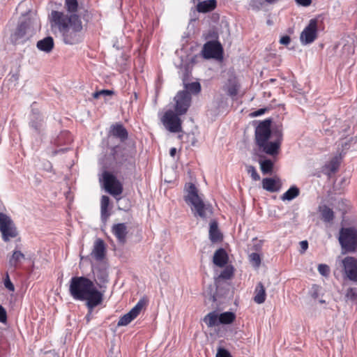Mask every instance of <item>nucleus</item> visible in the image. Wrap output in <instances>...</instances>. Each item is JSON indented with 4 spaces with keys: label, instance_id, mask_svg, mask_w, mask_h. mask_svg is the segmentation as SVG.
<instances>
[{
    "label": "nucleus",
    "instance_id": "1",
    "mask_svg": "<svg viewBox=\"0 0 357 357\" xmlns=\"http://www.w3.org/2000/svg\"><path fill=\"white\" fill-rule=\"evenodd\" d=\"M50 25L52 32H59L63 41L67 45H75L82 40V23L76 14L68 15L63 12L52 10Z\"/></svg>",
    "mask_w": 357,
    "mask_h": 357
},
{
    "label": "nucleus",
    "instance_id": "2",
    "mask_svg": "<svg viewBox=\"0 0 357 357\" xmlns=\"http://www.w3.org/2000/svg\"><path fill=\"white\" fill-rule=\"evenodd\" d=\"M69 293L75 300L86 301L90 311L103 301V293L97 289L93 281L85 277H73L70 281Z\"/></svg>",
    "mask_w": 357,
    "mask_h": 357
},
{
    "label": "nucleus",
    "instance_id": "3",
    "mask_svg": "<svg viewBox=\"0 0 357 357\" xmlns=\"http://www.w3.org/2000/svg\"><path fill=\"white\" fill-rule=\"evenodd\" d=\"M185 202L190 206L192 213L195 217H199L203 220L209 218L213 215V207L209 203L204 202L198 195L196 186L190 183L185 197Z\"/></svg>",
    "mask_w": 357,
    "mask_h": 357
},
{
    "label": "nucleus",
    "instance_id": "4",
    "mask_svg": "<svg viewBox=\"0 0 357 357\" xmlns=\"http://www.w3.org/2000/svg\"><path fill=\"white\" fill-rule=\"evenodd\" d=\"M32 22L30 19H24L19 22L16 28L11 32L10 40L12 44H24L33 35Z\"/></svg>",
    "mask_w": 357,
    "mask_h": 357
},
{
    "label": "nucleus",
    "instance_id": "5",
    "mask_svg": "<svg viewBox=\"0 0 357 357\" xmlns=\"http://www.w3.org/2000/svg\"><path fill=\"white\" fill-rule=\"evenodd\" d=\"M338 240L342 253L354 252L357 249V230L353 227L342 228Z\"/></svg>",
    "mask_w": 357,
    "mask_h": 357
},
{
    "label": "nucleus",
    "instance_id": "6",
    "mask_svg": "<svg viewBox=\"0 0 357 357\" xmlns=\"http://www.w3.org/2000/svg\"><path fill=\"white\" fill-rule=\"evenodd\" d=\"M0 231L2 239L9 241L10 238H15L18 233L17 228L10 216L0 212Z\"/></svg>",
    "mask_w": 357,
    "mask_h": 357
},
{
    "label": "nucleus",
    "instance_id": "7",
    "mask_svg": "<svg viewBox=\"0 0 357 357\" xmlns=\"http://www.w3.org/2000/svg\"><path fill=\"white\" fill-rule=\"evenodd\" d=\"M103 185L105 190L115 197L117 200L120 198H117L123 192V185L116 178L115 176L108 172H104L102 174Z\"/></svg>",
    "mask_w": 357,
    "mask_h": 357
},
{
    "label": "nucleus",
    "instance_id": "8",
    "mask_svg": "<svg viewBox=\"0 0 357 357\" xmlns=\"http://www.w3.org/2000/svg\"><path fill=\"white\" fill-rule=\"evenodd\" d=\"M113 157L119 165H134L135 151L126 147L117 146L113 149Z\"/></svg>",
    "mask_w": 357,
    "mask_h": 357
},
{
    "label": "nucleus",
    "instance_id": "9",
    "mask_svg": "<svg viewBox=\"0 0 357 357\" xmlns=\"http://www.w3.org/2000/svg\"><path fill=\"white\" fill-rule=\"evenodd\" d=\"M178 115L177 112L175 113L172 110H168L161 119L164 126L171 132L181 131V120Z\"/></svg>",
    "mask_w": 357,
    "mask_h": 357
},
{
    "label": "nucleus",
    "instance_id": "10",
    "mask_svg": "<svg viewBox=\"0 0 357 357\" xmlns=\"http://www.w3.org/2000/svg\"><path fill=\"white\" fill-rule=\"evenodd\" d=\"M271 121L266 119L261 122L255 129V140L258 146H264V142L271 137L273 132L271 130Z\"/></svg>",
    "mask_w": 357,
    "mask_h": 357
},
{
    "label": "nucleus",
    "instance_id": "11",
    "mask_svg": "<svg viewBox=\"0 0 357 357\" xmlns=\"http://www.w3.org/2000/svg\"><path fill=\"white\" fill-rule=\"evenodd\" d=\"M223 54V48L220 42L217 40L208 41L204 45L202 55L205 59H221Z\"/></svg>",
    "mask_w": 357,
    "mask_h": 357
},
{
    "label": "nucleus",
    "instance_id": "12",
    "mask_svg": "<svg viewBox=\"0 0 357 357\" xmlns=\"http://www.w3.org/2000/svg\"><path fill=\"white\" fill-rule=\"evenodd\" d=\"M176 102L175 111L182 115L187 112L191 103V96L189 91H179L174 98Z\"/></svg>",
    "mask_w": 357,
    "mask_h": 357
},
{
    "label": "nucleus",
    "instance_id": "13",
    "mask_svg": "<svg viewBox=\"0 0 357 357\" xmlns=\"http://www.w3.org/2000/svg\"><path fill=\"white\" fill-rule=\"evenodd\" d=\"M317 20L312 19L307 26L303 29L300 36V40L303 45L310 44L317 37Z\"/></svg>",
    "mask_w": 357,
    "mask_h": 357
},
{
    "label": "nucleus",
    "instance_id": "14",
    "mask_svg": "<svg viewBox=\"0 0 357 357\" xmlns=\"http://www.w3.org/2000/svg\"><path fill=\"white\" fill-rule=\"evenodd\" d=\"M147 301L141 298L137 303L128 313L122 316L118 321V326H127L140 313L142 308L146 305Z\"/></svg>",
    "mask_w": 357,
    "mask_h": 357
},
{
    "label": "nucleus",
    "instance_id": "15",
    "mask_svg": "<svg viewBox=\"0 0 357 357\" xmlns=\"http://www.w3.org/2000/svg\"><path fill=\"white\" fill-rule=\"evenodd\" d=\"M272 137H275L273 141L270 142L266 141L264 146H259L264 153L273 155L278 153V150L282 139V133L280 130L273 132Z\"/></svg>",
    "mask_w": 357,
    "mask_h": 357
},
{
    "label": "nucleus",
    "instance_id": "16",
    "mask_svg": "<svg viewBox=\"0 0 357 357\" xmlns=\"http://www.w3.org/2000/svg\"><path fill=\"white\" fill-rule=\"evenodd\" d=\"M342 264L347 277L351 281L357 282V259L352 257H347Z\"/></svg>",
    "mask_w": 357,
    "mask_h": 357
},
{
    "label": "nucleus",
    "instance_id": "17",
    "mask_svg": "<svg viewBox=\"0 0 357 357\" xmlns=\"http://www.w3.org/2000/svg\"><path fill=\"white\" fill-rule=\"evenodd\" d=\"M112 231L119 243L122 244L125 243L128 234L127 226L125 223L114 225Z\"/></svg>",
    "mask_w": 357,
    "mask_h": 357
},
{
    "label": "nucleus",
    "instance_id": "18",
    "mask_svg": "<svg viewBox=\"0 0 357 357\" xmlns=\"http://www.w3.org/2000/svg\"><path fill=\"white\" fill-rule=\"evenodd\" d=\"M109 133L111 135L119 138L123 142L128 138V132L126 129L120 123H116L110 127Z\"/></svg>",
    "mask_w": 357,
    "mask_h": 357
},
{
    "label": "nucleus",
    "instance_id": "19",
    "mask_svg": "<svg viewBox=\"0 0 357 357\" xmlns=\"http://www.w3.org/2000/svg\"><path fill=\"white\" fill-rule=\"evenodd\" d=\"M228 261V256L223 248L217 250L213 255V262L219 267L225 266Z\"/></svg>",
    "mask_w": 357,
    "mask_h": 357
},
{
    "label": "nucleus",
    "instance_id": "20",
    "mask_svg": "<svg viewBox=\"0 0 357 357\" xmlns=\"http://www.w3.org/2000/svg\"><path fill=\"white\" fill-rule=\"evenodd\" d=\"M105 247L102 240L98 239L94 244L91 255L96 260L100 261L105 257Z\"/></svg>",
    "mask_w": 357,
    "mask_h": 357
},
{
    "label": "nucleus",
    "instance_id": "21",
    "mask_svg": "<svg viewBox=\"0 0 357 357\" xmlns=\"http://www.w3.org/2000/svg\"><path fill=\"white\" fill-rule=\"evenodd\" d=\"M54 43L52 37L47 36L37 42L36 47L40 51L49 53L54 48Z\"/></svg>",
    "mask_w": 357,
    "mask_h": 357
},
{
    "label": "nucleus",
    "instance_id": "22",
    "mask_svg": "<svg viewBox=\"0 0 357 357\" xmlns=\"http://www.w3.org/2000/svg\"><path fill=\"white\" fill-rule=\"evenodd\" d=\"M266 297V289L263 284L259 282L255 287L253 300L257 304H262L265 302Z\"/></svg>",
    "mask_w": 357,
    "mask_h": 357
},
{
    "label": "nucleus",
    "instance_id": "23",
    "mask_svg": "<svg viewBox=\"0 0 357 357\" xmlns=\"http://www.w3.org/2000/svg\"><path fill=\"white\" fill-rule=\"evenodd\" d=\"M109 204V198L106 195H102L100 201V216L102 222H106L110 213L107 208Z\"/></svg>",
    "mask_w": 357,
    "mask_h": 357
},
{
    "label": "nucleus",
    "instance_id": "24",
    "mask_svg": "<svg viewBox=\"0 0 357 357\" xmlns=\"http://www.w3.org/2000/svg\"><path fill=\"white\" fill-rule=\"evenodd\" d=\"M222 236L218 229L216 221H212L209 227V238L213 243L218 242L222 240Z\"/></svg>",
    "mask_w": 357,
    "mask_h": 357
},
{
    "label": "nucleus",
    "instance_id": "25",
    "mask_svg": "<svg viewBox=\"0 0 357 357\" xmlns=\"http://www.w3.org/2000/svg\"><path fill=\"white\" fill-rule=\"evenodd\" d=\"M30 125L36 131L40 132L43 126V116L39 112L33 111Z\"/></svg>",
    "mask_w": 357,
    "mask_h": 357
},
{
    "label": "nucleus",
    "instance_id": "26",
    "mask_svg": "<svg viewBox=\"0 0 357 357\" xmlns=\"http://www.w3.org/2000/svg\"><path fill=\"white\" fill-rule=\"evenodd\" d=\"M25 259L24 255L20 250H14L13 255L9 258V266L11 268H16L19 266L22 260Z\"/></svg>",
    "mask_w": 357,
    "mask_h": 357
},
{
    "label": "nucleus",
    "instance_id": "27",
    "mask_svg": "<svg viewBox=\"0 0 357 357\" xmlns=\"http://www.w3.org/2000/svg\"><path fill=\"white\" fill-rule=\"evenodd\" d=\"M215 0H206L198 3L197 10L199 13H207L213 10L215 8Z\"/></svg>",
    "mask_w": 357,
    "mask_h": 357
},
{
    "label": "nucleus",
    "instance_id": "28",
    "mask_svg": "<svg viewBox=\"0 0 357 357\" xmlns=\"http://www.w3.org/2000/svg\"><path fill=\"white\" fill-rule=\"evenodd\" d=\"M94 278L100 283H105L108 281V273L105 267H98L93 271Z\"/></svg>",
    "mask_w": 357,
    "mask_h": 357
},
{
    "label": "nucleus",
    "instance_id": "29",
    "mask_svg": "<svg viewBox=\"0 0 357 357\" xmlns=\"http://www.w3.org/2000/svg\"><path fill=\"white\" fill-rule=\"evenodd\" d=\"M239 89V84L235 79H230L228 84L226 85L225 90L230 96H235L237 95Z\"/></svg>",
    "mask_w": 357,
    "mask_h": 357
},
{
    "label": "nucleus",
    "instance_id": "30",
    "mask_svg": "<svg viewBox=\"0 0 357 357\" xmlns=\"http://www.w3.org/2000/svg\"><path fill=\"white\" fill-rule=\"evenodd\" d=\"M319 211L321 215V218L324 222H329L333 220L334 213L333 210L327 206H320Z\"/></svg>",
    "mask_w": 357,
    "mask_h": 357
},
{
    "label": "nucleus",
    "instance_id": "31",
    "mask_svg": "<svg viewBox=\"0 0 357 357\" xmlns=\"http://www.w3.org/2000/svg\"><path fill=\"white\" fill-rule=\"evenodd\" d=\"M204 321L208 327H213L219 323V316L216 312H212L205 316Z\"/></svg>",
    "mask_w": 357,
    "mask_h": 357
},
{
    "label": "nucleus",
    "instance_id": "32",
    "mask_svg": "<svg viewBox=\"0 0 357 357\" xmlns=\"http://www.w3.org/2000/svg\"><path fill=\"white\" fill-rule=\"evenodd\" d=\"M263 188L268 192H276L278 188L276 185L275 181L272 178H266L262 180Z\"/></svg>",
    "mask_w": 357,
    "mask_h": 357
},
{
    "label": "nucleus",
    "instance_id": "33",
    "mask_svg": "<svg viewBox=\"0 0 357 357\" xmlns=\"http://www.w3.org/2000/svg\"><path fill=\"white\" fill-rule=\"evenodd\" d=\"M299 195V189L296 186L291 187L287 192H285L281 197V199L284 200L291 201L298 197Z\"/></svg>",
    "mask_w": 357,
    "mask_h": 357
},
{
    "label": "nucleus",
    "instance_id": "34",
    "mask_svg": "<svg viewBox=\"0 0 357 357\" xmlns=\"http://www.w3.org/2000/svg\"><path fill=\"white\" fill-rule=\"evenodd\" d=\"M236 318V315L234 312H226L219 315V323L223 324H231Z\"/></svg>",
    "mask_w": 357,
    "mask_h": 357
},
{
    "label": "nucleus",
    "instance_id": "35",
    "mask_svg": "<svg viewBox=\"0 0 357 357\" xmlns=\"http://www.w3.org/2000/svg\"><path fill=\"white\" fill-rule=\"evenodd\" d=\"M340 159L338 157L333 158L328 165H326V168L328 170V174L335 173L339 168Z\"/></svg>",
    "mask_w": 357,
    "mask_h": 357
},
{
    "label": "nucleus",
    "instance_id": "36",
    "mask_svg": "<svg viewBox=\"0 0 357 357\" xmlns=\"http://www.w3.org/2000/svg\"><path fill=\"white\" fill-rule=\"evenodd\" d=\"M260 168L264 174H271L273 168V162L271 160L260 161Z\"/></svg>",
    "mask_w": 357,
    "mask_h": 357
},
{
    "label": "nucleus",
    "instance_id": "37",
    "mask_svg": "<svg viewBox=\"0 0 357 357\" xmlns=\"http://www.w3.org/2000/svg\"><path fill=\"white\" fill-rule=\"evenodd\" d=\"M65 8L69 13L68 15L75 14L78 8V2L77 0H66Z\"/></svg>",
    "mask_w": 357,
    "mask_h": 357
},
{
    "label": "nucleus",
    "instance_id": "38",
    "mask_svg": "<svg viewBox=\"0 0 357 357\" xmlns=\"http://www.w3.org/2000/svg\"><path fill=\"white\" fill-rule=\"evenodd\" d=\"M185 91H190L192 93H199L201 91V85L199 82H195L185 84Z\"/></svg>",
    "mask_w": 357,
    "mask_h": 357
},
{
    "label": "nucleus",
    "instance_id": "39",
    "mask_svg": "<svg viewBox=\"0 0 357 357\" xmlns=\"http://www.w3.org/2000/svg\"><path fill=\"white\" fill-rule=\"evenodd\" d=\"M246 170H247V172L251 176L252 178L254 181H257L260 179V176L254 166L246 165Z\"/></svg>",
    "mask_w": 357,
    "mask_h": 357
},
{
    "label": "nucleus",
    "instance_id": "40",
    "mask_svg": "<svg viewBox=\"0 0 357 357\" xmlns=\"http://www.w3.org/2000/svg\"><path fill=\"white\" fill-rule=\"evenodd\" d=\"M249 259L254 266L258 268L261 264V257L257 252L251 253L249 255Z\"/></svg>",
    "mask_w": 357,
    "mask_h": 357
},
{
    "label": "nucleus",
    "instance_id": "41",
    "mask_svg": "<svg viewBox=\"0 0 357 357\" xmlns=\"http://www.w3.org/2000/svg\"><path fill=\"white\" fill-rule=\"evenodd\" d=\"M113 94H114L113 91L103 89V90H100V91L93 93V98L97 99L100 96L106 97L108 96H112Z\"/></svg>",
    "mask_w": 357,
    "mask_h": 357
},
{
    "label": "nucleus",
    "instance_id": "42",
    "mask_svg": "<svg viewBox=\"0 0 357 357\" xmlns=\"http://www.w3.org/2000/svg\"><path fill=\"white\" fill-rule=\"evenodd\" d=\"M233 275V268L232 267H226L220 273V278L223 279H229Z\"/></svg>",
    "mask_w": 357,
    "mask_h": 357
},
{
    "label": "nucleus",
    "instance_id": "43",
    "mask_svg": "<svg viewBox=\"0 0 357 357\" xmlns=\"http://www.w3.org/2000/svg\"><path fill=\"white\" fill-rule=\"evenodd\" d=\"M346 298L348 300L355 301L357 298L356 288H349L346 292Z\"/></svg>",
    "mask_w": 357,
    "mask_h": 357
},
{
    "label": "nucleus",
    "instance_id": "44",
    "mask_svg": "<svg viewBox=\"0 0 357 357\" xmlns=\"http://www.w3.org/2000/svg\"><path fill=\"white\" fill-rule=\"evenodd\" d=\"M319 273L324 276H328L330 274V268L326 264H319L318 266Z\"/></svg>",
    "mask_w": 357,
    "mask_h": 357
},
{
    "label": "nucleus",
    "instance_id": "45",
    "mask_svg": "<svg viewBox=\"0 0 357 357\" xmlns=\"http://www.w3.org/2000/svg\"><path fill=\"white\" fill-rule=\"evenodd\" d=\"M215 357H232L231 354L225 349L219 347Z\"/></svg>",
    "mask_w": 357,
    "mask_h": 357
},
{
    "label": "nucleus",
    "instance_id": "46",
    "mask_svg": "<svg viewBox=\"0 0 357 357\" xmlns=\"http://www.w3.org/2000/svg\"><path fill=\"white\" fill-rule=\"evenodd\" d=\"M4 286L6 289H8L10 291H15V287L12 282L10 280L9 275L7 274L6 277L4 280Z\"/></svg>",
    "mask_w": 357,
    "mask_h": 357
},
{
    "label": "nucleus",
    "instance_id": "47",
    "mask_svg": "<svg viewBox=\"0 0 357 357\" xmlns=\"http://www.w3.org/2000/svg\"><path fill=\"white\" fill-rule=\"evenodd\" d=\"M7 321V312L5 308L0 305V322L6 324Z\"/></svg>",
    "mask_w": 357,
    "mask_h": 357
},
{
    "label": "nucleus",
    "instance_id": "48",
    "mask_svg": "<svg viewBox=\"0 0 357 357\" xmlns=\"http://www.w3.org/2000/svg\"><path fill=\"white\" fill-rule=\"evenodd\" d=\"M20 75L18 73H13L10 75L9 80L16 84L18 82Z\"/></svg>",
    "mask_w": 357,
    "mask_h": 357
},
{
    "label": "nucleus",
    "instance_id": "49",
    "mask_svg": "<svg viewBox=\"0 0 357 357\" xmlns=\"http://www.w3.org/2000/svg\"><path fill=\"white\" fill-rule=\"evenodd\" d=\"M290 41H291V38L289 36H284L280 40V43L281 44L285 45H289Z\"/></svg>",
    "mask_w": 357,
    "mask_h": 357
},
{
    "label": "nucleus",
    "instance_id": "50",
    "mask_svg": "<svg viewBox=\"0 0 357 357\" xmlns=\"http://www.w3.org/2000/svg\"><path fill=\"white\" fill-rule=\"evenodd\" d=\"M296 3L303 6H308L311 4V0H295Z\"/></svg>",
    "mask_w": 357,
    "mask_h": 357
},
{
    "label": "nucleus",
    "instance_id": "51",
    "mask_svg": "<svg viewBox=\"0 0 357 357\" xmlns=\"http://www.w3.org/2000/svg\"><path fill=\"white\" fill-rule=\"evenodd\" d=\"M266 109L265 108H261V109H259L255 112H254L252 115L253 116H261L262 114H264L266 112Z\"/></svg>",
    "mask_w": 357,
    "mask_h": 357
},
{
    "label": "nucleus",
    "instance_id": "52",
    "mask_svg": "<svg viewBox=\"0 0 357 357\" xmlns=\"http://www.w3.org/2000/svg\"><path fill=\"white\" fill-rule=\"evenodd\" d=\"M300 245L303 252H305L308 248V243L307 241H302L300 242Z\"/></svg>",
    "mask_w": 357,
    "mask_h": 357
},
{
    "label": "nucleus",
    "instance_id": "53",
    "mask_svg": "<svg viewBox=\"0 0 357 357\" xmlns=\"http://www.w3.org/2000/svg\"><path fill=\"white\" fill-rule=\"evenodd\" d=\"M176 148H172L169 151V154L172 157H174L176 154Z\"/></svg>",
    "mask_w": 357,
    "mask_h": 357
},
{
    "label": "nucleus",
    "instance_id": "54",
    "mask_svg": "<svg viewBox=\"0 0 357 357\" xmlns=\"http://www.w3.org/2000/svg\"><path fill=\"white\" fill-rule=\"evenodd\" d=\"M208 37L217 38V33L215 31H212V33L210 32L209 36H207L206 38H208Z\"/></svg>",
    "mask_w": 357,
    "mask_h": 357
},
{
    "label": "nucleus",
    "instance_id": "55",
    "mask_svg": "<svg viewBox=\"0 0 357 357\" xmlns=\"http://www.w3.org/2000/svg\"><path fill=\"white\" fill-rule=\"evenodd\" d=\"M92 312H93V310L90 311V310H89V312H88V314L86 316V319L87 321H90L91 315Z\"/></svg>",
    "mask_w": 357,
    "mask_h": 357
},
{
    "label": "nucleus",
    "instance_id": "56",
    "mask_svg": "<svg viewBox=\"0 0 357 357\" xmlns=\"http://www.w3.org/2000/svg\"><path fill=\"white\" fill-rule=\"evenodd\" d=\"M261 243L259 242V244L255 245V250H257V251L259 250L261 248Z\"/></svg>",
    "mask_w": 357,
    "mask_h": 357
},
{
    "label": "nucleus",
    "instance_id": "57",
    "mask_svg": "<svg viewBox=\"0 0 357 357\" xmlns=\"http://www.w3.org/2000/svg\"><path fill=\"white\" fill-rule=\"evenodd\" d=\"M266 2L268 3H274L275 2H277L278 0H265Z\"/></svg>",
    "mask_w": 357,
    "mask_h": 357
},
{
    "label": "nucleus",
    "instance_id": "58",
    "mask_svg": "<svg viewBox=\"0 0 357 357\" xmlns=\"http://www.w3.org/2000/svg\"><path fill=\"white\" fill-rule=\"evenodd\" d=\"M312 296H313L314 298H317V293H314V294H312Z\"/></svg>",
    "mask_w": 357,
    "mask_h": 357
},
{
    "label": "nucleus",
    "instance_id": "59",
    "mask_svg": "<svg viewBox=\"0 0 357 357\" xmlns=\"http://www.w3.org/2000/svg\"><path fill=\"white\" fill-rule=\"evenodd\" d=\"M320 303H325V301L321 300V301H320Z\"/></svg>",
    "mask_w": 357,
    "mask_h": 357
}]
</instances>
